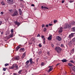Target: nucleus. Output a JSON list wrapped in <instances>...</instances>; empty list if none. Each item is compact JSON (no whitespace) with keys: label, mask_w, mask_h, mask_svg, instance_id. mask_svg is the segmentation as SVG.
Here are the masks:
<instances>
[{"label":"nucleus","mask_w":75,"mask_h":75,"mask_svg":"<svg viewBox=\"0 0 75 75\" xmlns=\"http://www.w3.org/2000/svg\"><path fill=\"white\" fill-rule=\"evenodd\" d=\"M71 28V25H69L68 24H66L64 25V29H68V28Z\"/></svg>","instance_id":"1"},{"label":"nucleus","mask_w":75,"mask_h":75,"mask_svg":"<svg viewBox=\"0 0 75 75\" xmlns=\"http://www.w3.org/2000/svg\"><path fill=\"white\" fill-rule=\"evenodd\" d=\"M75 34V33H71V34L69 35V36L68 37V38H71L72 37H74V34Z\"/></svg>","instance_id":"2"},{"label":"nucleus","mask_w":75,"mask_h":75,"mask_svg":"<svg viewBox=\"0 0 75 75\" xmlns=\"http://www.w3.org/2000/svg\"><path fill=\"white\" fill-rule=\"evenodd\" d=\"M17 15H18L17 12V11H15L14 12V13L12 15V16H13V17H15V16H17Z\"/></svg>","instance_id":"3"},{"label":"nucleus","mask_w":75,"mask_h":75,"mask_svg":"<svg viewBox=\"0 0 75 75\" xmlns=\"http://www.w3.org/2000/svg\"><path fill=\"white\" fill-rule=\"evenodd\" d=\"M7 3L11 4L13 3V0H7Z\"/></svg>","instance_id":"4"},{"label":"nucleus","mask_w":75,"mask_h":75,"mask_svg":"<svg viewBox=\"0 0 75 75\" xmlns=\"http://www.w3.org/2000/svg\"><path fill=\"white\" fill-rule=\"evenodd\" d=\"M56 39L58 40V41H61L62 40V39L60 38V37L59 36H57L56 37Z\"/></svg>","instance_id":"5"},{"label":"nucleus","mask_w":75,"mask_h":75,"mask_svg":"<svg viewBox=\"0 0 75 75\" xmlns=\"http://www.w3.org/2000/svg\"><path fill=\"white\" fill-rule=\"evenodd\" d=\"M14 23L15 24V25H17L18 26H18H19V25H20V23L18 22L17 21H15Z\"/></svg>","instance_id":"6"},{"label":"nucleus","mask_w":75,"mask_h":75,"mask_svg":"<svg viewBox=\"0 0 75 75\" xmlns=\"http://www.w3.org/2000/svg\"><path fill=\"white\" fill-rule=\"evenodd\" d=\"M14 59L15 60H16L17 61H18L20 59V57L19 56H17L15 57H14Z\"/></svg>","instance_id":"7"},{"label":"nucleus","mask_w":75,"mask_h":75,"mask_svg":"<svg viewBox=\"0 0 75 75\" xmlns=\"http://www.w3.org/2000/svg\"><path fill=\"white\" fill-rule=\"evenodd\" d=\"M13 65H14V68H16V69H18V67L17 64H13Z\"/></svg>","instance_id":"8"},{"label":"nucleus","mask_w":75,"mask_h":75,"mask_svg":"<svg viewBox=\"0 0 75 75\" xmlns=\"http://www.w3.org/2000/svg\"><path fill=\"white\" fill-rule=\"evenodd\" d=\"M62 30H63V28H62V27H61L59 28V33H61L62 32Z\"/></svg>","instance_id":"9"},{"label":"nucleus","mask_w":75,"mask_h":75,"mask_svg":"<svg viewBox=\"0 0 75 75\" xmlns=\"http://www.w3.org/2000/svg\"><path fill=\"white\" fill-rule=\"evenodd\" d=\"M18 11L20 13V14L21 16V15H22V14H23V12L22 11H21V9H18Z\"/></svg>","instance_id":"10"},{"label":"nucleus","mask_w":75,"mask_h":75,"mask_svg":"<svg viewBox=\"0 0 75 75\" xmlns=\"http://www.w3.org/2000/svg\"><path fill=\"white\" fill-rule=\"evenodd\" d=\"M52 38V35H50L49 36V37L47 38V39L48 40H51V39Z\"/></svg>","instance_id":"11"},{"label":"nucleus","mask_w":75,"mask_h":75,"mask_svg":"<svg viewBox=\"0 0 75 75\" xmlns=\"http://www.w3.org/2000/svg\"><path fill=\"white\" fill-rule=\"evenodd\" d=\"M29 61L31 64H33V60L32 59V58H30L29 59Z\"/></svg>","instance_id":"12"},{"label":"nucleus","mask_w":75,"mask_h":75,"mask_svg":"<svg viewBox=\"0 0 75 75\" xmlns=\"http://www.w3.org/2000/svg\"><path fill=\"white\" fill-rule=\"evenodd\" d=\"M41 8L42 9V10H44V8H45V9H48V8L46 7H45V6H41Z\"/></svg>","instance_id":"13"},{"label":"nucleus","mask_w":75,"mask_h":75,"mask_svg":"<svg viewBox=\"0 0 75 75\" xmlns=\"http://www.w3.org/2000/svg\"><path fill=\"white\" fill-rule=\"evenodd\" d=\"M25 56V53H24L23 54L22 56V59H23Z\"/></svg>","instance_id":"14"},{"label":"nucleus","mask_w":75,"mask_h":75,"mask_svg":"<svg viewBox=\"0 0 75 75\" xmlns=\"http://www.w3.org/2000/svg\"><path fill=\"white\" fill-rule=\"evenodd\" d=\"M13 37V33H11L9 35V38H12Z\"/></svg>","instance_id":"15"},{"label":"nucleus","mask_w":75,"mask_h":75,"mask_svg":"<svg viewBox=\"0 0 75 75\" xmlns=\"http://www.w3.org/2000/svg\"><path fill=\"white\" fill-rule=\"evenodd\" d=\"M21 47L20 46H18L16 48V51H18V50Z\"/></svg>","instance_id":"16"},{"label":"nucleus","mask_w":75,"mask_h":75,"mask_svg":"<svg viewBox=\"0 0 75 75\" xmlns=\"http://www.w3.org/2000/svg\"><path fill=\"white\" fill-rule=\"evenodd\" d=\"M62 61L63 62H66L67 61V60L66 59H63L62 60Z\"/></svg>","instance_id":"17"},{"label":"nucleus","mask_w":75,"mask_h":75,"mask_svg":"<svg viewBox=\"0 0 75 75\" xmlns=\"http://www.w3.org/2000/svg\"><path fill=\"white\" fill-rule=\"evenodd\" d=\"M52 69H53V68L52 67V68H50L49 69V70L48 71V72H50V71H52Z\"/></svg>","instance_id":"18"},{"label":"nucleus","mask_w":75,"mask_h":75,"mask_svg":"<svg viewBox=\"0 0 75 75\" xmlns=\"http://www.w3.org/2000/svg\"><path fill=\"white\" fill-rule=\"evenodd\" d=\"M29 62H30V61H29V60H28L26 62V65H27H27H28V64L29 63Z\"/></svg>","instance_id":"19"},{"label":"nucleus","mask_w":75,"mask_h":75,"mask_svg":"<svg viewBox=\"0 0 75 75\" xmlns=\"http://www.w3.org/2000/svg\"><path fill=\"white\" fill-rule=\"evenodd\" d=\"M74 67H71V68L73 70V71H75V67L74 66H73Z\"/></svg>","instance_id":"20"},{"label":"nucleus","mask_w":75,"mask_h":75,"mask_svg":"<svg viewBox=\"0 0 75 75\" xmlns=\"http://www.w3.org/2000/svg\"><path fill=\"white\" fill-rule=\"evenodd\" d=\"M25 49L24 48H21V49H20V51H22L23 52H24V51H25Z\"/></svg>","instance_id":"21"},{"label":"nucleus","mask_w":75,"mask_h":75,"mask_svg":"<svg viewBox=\"0 0 75 75\" xmlns=\"http://www.w3.org/2000/svg\"><path fill=\"white\" fill-rule=\"evenodd\" d=\"M43 43L44 44H45V38H44L43 39Z\"/></svg>","instance_id":"22"},{"label":"nucleus","mask_w":75,"mask_h":75,"mask_svg":"<svg viewBox=\"0 0 75 75\" xmlns=\"http://www.w3.org/2000/svg\"><path fill=\"white\" fill-rule=\"evenodd\" d=\"M68 65H69V66H70V67H73V66H74V65L72 64L71 63H68Z\"/></svg>","instance_id":"23"},{"label":"nucleus","mask_w":75,"mask_h":75,"mask_svg":"<svg viewBox=\"0 0 75 75\" xmlns=\"http://www.w3.org/2000/svg\"><path fill=\"white\" fill-rule=\"evenodd\" d=\"M14 65L13 64V66L11 67L10 69H14Z\"/></svg>","instance_id":"24"},{"label":"nucleus","mask_w":75,"mask_h":75,"mask_svg":"<svg viewBox=\"0 0 75 75\" xmlns=\"http://www.w3.org/2000/svg\"><path fill=\"white\" fill-rule=\"evenodd\" d=\"M71 52L72 54H73L74 52V49H73L71 51Z\"/></svg>","instance_id":"25"},{"label":"nucleus","mask_w":75,"mask_h":75,"mask_svg":"<svg viewBox=\"0 0 75 75\" xmlns=\"http://www.w3.org/2000/svg\"><path fill=\"white\" fill-rule=\"evenodd\" d=\"M72 31H75V28H73L71 29Z\"/></svg>","instance_id":"26"},{"label":"nucleus","mask_w":75,"mask_h":75,"mask_svg":"<svg viewBox=\"0 0 75 75\" xmlns=\"http://www.w3.org/2000/svg\"><path fill=\"white\" fill-rule=\"evenodd\" d=\"M71 25H74V24H75V22H72L71 23Z\"/></svg>","instance_id":"27"},{"label":"nucleus","mask_w":75,"mask_h":75,"mask_svg":"<svg viewBox=\"0 0 75 75\" xmlns=\"http://www.w3.org/2000/svg\"><path fill=\"white\" fill-rule=\"evenodd\" d=\"M42 53V51H40L39 52H38V54H41Z\"/></svg>","instance_id":"28"},{"label":"nucleus","mask_w":75,"mask_h":75,"mask_svg":"<svg viewBox=\"0 0 75 75\" xmlns=\"http://www.w3.org/2000/svg\"><path fill=\"white\" fill-rule=\"evenodd\" d=\"M61 47H64V44H61Z\"/></svg>","instance_id":"29"},{"label":"nucleus","mask_w":75,"mask_h":75,"mask_svg":"<svg viewBox=\"0 0 75 75\" xmlns=\"http://www.w3.org/2000/svg\"><path fill=\"white\" fill-rule=\"evenodd\" d=\"M57 50H59L61 51V48H60L59 47H58Z\"/></svg>","instance_id":"30"},{"label":"nucleus","mask_w":75,"mask_h":75,"mask_svg":"<svg viewBox=\"0 0 75 75\" xmlns=\"http://www.w3.org/2000/svg\"><path fill=\"white\" fill-rule=\"evenodd\" d=\"M9 34V32H6V35H8Z\"/></svg>","instance_id":"31"},{"label":"nucleus","mask_w":75,"mask_h":75,"mask_svg":"<svg viewBox=\"0 0 75 75\" xmlns=\"http://www.w3.org/2000/svg\"><path fill=\"white\" fill-rule=\"evenodd\" d=\"M11 32L12 33H14V30H13V29H12L11 30Z\"/></svg>","instance_id":"32"},{"label":"nucleus","mask_w":75,"mask_h":75,"mask_svg":"<svg viewBox=\"0 0 75 75\" xmlns=\"http://www.w3.org/2000/svg\"><path fill=\"white\" fill-rule=\"evenodd\" d=\"M46 30H47V28H45L43 29L44 31L45 32V31H46Z\"/></svg>","instance_id":"33"},{"label":"nucleus","mask_w":75,"mask_h":75,"mask_svg":"<svg viewBox=\"0 0 75 75\" xmlns=\"http://www.w3.org/2000/svg\"><path fill=\"white\" fill-rule=\"evenodd\" d=\"M42 28H43V27H45V25L44 24H43L42 25Z\"/></svg>","instance_id":"34"},{"label":"nucleus","mask_w":75,"mask_h":75,"mask_svg":"<svg viewBox=\"0 0 75 75\" xmlns=\"http://www.w3.org/2000/svg\"><path fill=\"white\" fill-rule=\"evenodd\" d=\"M3 70L4 71H6V69L5 68H3Z\"/></svg>","instance_id":"35"},{"label":"nucleus","mask_w":75,"mask_h":75,"mask_svg":"<svg viewBox=\"0 0 75 75\" xmlns=\"http://www.w3.org/2000/svg\"><path fill=\"white\" fill-rule=\"evenodd\" d=\"M70 62H71V63H72V64H74V61L73 60L70 61Z\"/></svg>","instance_id":"36"},{"label":"nucleus","mask_w":75,"mask_h":75,"mask_svg":"<svg viewBox=\"0 0 75 75\" xmlns=\"http://www.w3.org/2000/svg\"><path fill=\"white\" fill-rule=\"evenodd\" d=\"M9 64H5V67H7V66Z\"/></svg>","instance_id":"37"},{"label":"nucleus","mask_w":75,"mask_h":75,"mask_svg":"<svg viewBox=\"0 0 75 75\" xmlns=\"http://www.w3.org/2000/svg\"><path fill=\"white\" fill-rule=\"evenodd\" d=\"M70 44H73V41H71L69 42Z\"/></svg>","instance_id":"38"},{"label":"nucleus","mask_w":75,"mask_h":75,"mask_svg":"<svg viewBox=\"0 0 75 75\" xmlns=\"http://www.w3.org/2000/svg\"><path fill=\"white\" fill-rule=\"evenodd\" d=\"M21 72H22V70H20L18 72V73L19 74H21Z\"/></svg>","instance_id":"39"},{"label":"nucleus","mask_w":75,"mask_h":75,"mask_svg":"<svg viewBox=\"0 0 75 75\" xmlns=\"http://www.w3.org/2000/svg\"><path fill=\"white\" fill-rule=\"evenodd\" d=\"M21 7H22L23 8L24 7V5L22 4H21Z\"/></svg>","instance_id":"40"},{"label":"nucleus","mask_w":75,"mask_h":75,"mask_svg":"<svg viewBox=\"0 0 75 75\" xmlns=\"http://www.w3.org/2000/svg\"><path fill=\"white\" fill-rule=\"evenodd\" d=\"M73 42H75V37L73 39Z\"/></svg>","instance_id":"41"},{"label":"nucleus","mask_w":75,"mask_h":75,"mask_svg":"<svg viewBox=\"0 0 75 75\" xmlns=\"http://www.w3.org/2000/svg\"><path fill=\"white\" fill-rule=\"evenodd\" d=\"M57 21L55 20L54 21V23H56Z\"/></svg>","instance_id":"42"},{"label":"nucleus","mask_w":75,"mask_h":75,"mask_svg":"<svg viewBox=\"0 0 75 75\" xmlns=\"http://www.w3.org/2000/svg\"><path fill=\"white\" fill-rule=\"evenodd\" d=\"M31 40L33 41H35V39L33 38H32Z\"/></svg>","instance_id":"43"},{"label":"nucleus","mask_w":75,"mask_h":75,"mask_svg":"<svg viewBox=\"0 0 75 75\" xmlns=\"http://www.w3.org/2000/svg\"><path fill=\"white\" fill-rule=\"evenodd\" d=\"M44 62H42L41 63V65H42V66H44Z\"/></svg>","instance_id":"44"},{"label":"nucleus","mask_w":75,"mask_h":75,"mask_svg":"<svg viewBox=\"0 0 75 75\" xmlns=\"http://www.w3.org/2000/svg\"><path fill=\"white\" fill-rule=\"evenodd\" d=\"M39 46L40 47H42V45H41V44H39Z\"/></svg>","instance_id":"45"},{"label":"nucleus","mask_w":75,"mask_h":75,"mask_svg":"<svg viewBox=\"0 0 75 75\" xmlns=\"http://www.w3.org/2000/svg\"><path fill=\"white\" fill-rule=\"evenodd\" d=\"M61 51H59V50H57V52H58V53H60V52Z\"/></svg>","instance_id":"46"},{"label":"nucleus","mask_w":75,"mask_h":75,"mask_svg":"<svg viewBox=\"0 0 75 75\" xmlns=\"http://www.w3.org/2000/svg\"><path fill=\"white\" fill-rule=\"evenodd\" d=\"M1 4H2V5H4V3L3 2H1Z\"/></svg>","instance_id":"47"},{"label":"nucleus","mask_w":75,"mask_h":75,"mask_svg":"<svg viewBox=\"0 0 75 75\" xmlns=\"http://www.w3.org/2000/svg\"><path fill=\"white\" fill-rule=\"evenodd\" d=\"M58 47H56L55 48V50H58Z\"/></svg>","instance_id":"48"},{"label":"nucleus","mask_w":75,"mask_h":75,"mask_svg":"<svg viewBox=\"0 0 75 75\" xmlns=\"http://www.w3.org/2000/svg\"><path fill=\"white\" fill-rule=\"evenodd\" d=\"M42 38L43 39L44 38V35H42Z\"/></svg>","instance_id":"49"},{"label":"nucleus","mask_w":75,"mask_h":75,"mask_svg":"<svg viewBox=\"0 0 75 75\" xmlns=\"http://www.w3.org/2000/svg\"><path fill=\"white\" fill-rule=\"evenodd\" d=\"M47 54H48V55H50V52H47Z\"/></svg>","instance_id":"50"},{"label":"nucleus","mask_w":75,"mask_h":75,"mask_svg":"<svg viewBox=\"0 0 75 75\" xmlns=\"http://www.w3.org/2000/svg\"><path fill=\"white\" fill-rule=\"evenodd\" d=\"M31 6H33V7H34L35 6V5L34 4H32L31 5Z\"/></svg>","instance_id":"51"},{"label":"nucleus","mask_w":75,"mask_h":75,"mask_svg":"<svg viewBox=\"0 0 75 75\" xmlns=\"http://www.w3.org/2000/svg\"><path fill=\"white\" fill-rule=\"evenodd\" d=\"M52 25V24L50 23V24H49V25L50 26H51V25Z\"/></svg>","instance_id":"52"},{"label":"nucleus","mask_w":75,"mask_h":75,"mask_svg":"<svg viewBox=\"0 0 75 75\" xmlns=\"http://www.w3.org/2000/svg\"><path fill=\"white\" fill-rule=\"evenodd\" d=\"M40 36V34H39L38 35L37 37H38Z\"/></svg>","instance_id":"53"},{"label":"nucleus","mask_w":75,"mask_h":75,"mask_svg":"<svg viewBox=\"0 0 75 75\" xmlns=\"http://www.w3.org/2000/svg\"><path fill=\"white\" fill-rule=\"evenodd\" d=\"M9 11H10V12H12V11H13V10L12 9L10 10Z\"/></svg>","instance_id":"54"},{"label":"nucleus","mask_w":75,"mask_h":75,"mask_svg":"<svg viewBox=\"0 0 75 75\" xmlns=\"http://www.w3.org/2000/svg\"><path fill=\"white\" fill-rule=\"evenodd\" d=\"M64 0H62V3H64Z\"/></svg>","instance_id":"55"},{"label":"nucleus","mask_w":75,"mask_h":75,"mask_svg":"<svg viewBox=\"0 0 75 75\" xmlns=\"http://www.w3.org/2000/svg\"><path fill=\"white\" fill-rule=\"evenodd\" d=\"M1 23H2V21H0V25L1 24Z\"/></svg>","instance_id":"56"},{"label":"nucleus","mask_w":75,"mask_h":75,"mask_svg":"<svg viewBox=\"0 0 75 75\" xmlns=\"http://www.w3.org/2000/svg\"><path fill=\"white\" fill-rule=\"evenodd\" d=\"M59 64H60L58 63L57 64H56V66H58V65H59Z\"/></svg>","instance_id":"57"},{"label":"nucleus","mask_w":75,"mask_h":75,"mask_svg":"<svg viewBox=\"0 0 75 75\" xmlns=\"http://www.w3.org/2000/svg\"><path fill=\"white\" fill-rule=\"evenodd\" d=\"M69 1L70 3H72V2H73V1L71 0L70 1Z\"/></svg>","instance_id":"58"},{"label":"nucleus","mask_w":75,"mask_h":75,"mask_svg":"<svg viewBox=\"0 0 75 75\" xmlns=\"http://www.w3.org/2000/svg\"><path fill=\"white\" fill-rule=\"evenodd\" d=\"M29 44H31H31H33V43H32V42H29Z\"/></svg>","instance_id":"59"},{"label":"nucleus","mask_w":75,"mask_h":75,"mask_svg":"<svg viewBox=\"0 0 75 75\" xmlns=\"http://www.w3.org/2000/svg\"><path fill=\"white\" fill-rule=\"evenodd\" d=\"M46 27H48V25H46Z\"/></svg>","instance_id":"60"},{"label":"nucleus","mask_w":75,"mask_h":75,"mask_svg":"<svg viewBox=\"0 0 75 75\" xmlns=\"http://www.w3.org/2000/svg\"><path fill=\"white\" fill-rule=\"evenodd\" d=\"M53 67V66H49V68H51V67Z\"/></svg>","instance_id":"61"},{"label":"nucleus","mask_w":75,"mask_h":75,"mask_svg":"<svg viewBox=\"0 0 75 75\" xmlns=\"http://www.w3.org/2000/svg\"><path fill=\"white\" fill-rule=\"evenodd\" d=\"M3 14V12H1V14Z\"/></svg>","instance_id":"62"},{"label":"nucleus","mask_w":75,"mask_h":75,"mask_svg":"<svg viewBox=\"0 0 75 75\" xmlns=\"http://www.w3.org/2000/svg\"><path fill=\"white\" fill-rule=\"evenodd\" d=\"M51 45H52V47H54V44H52Z\"/></svg>","instance_id":"63"},{"label":"nucleus","mask_w":75,"mask_h":75,"mask_svg":"<svg viewBox=\"0 0 75 75\" xmlns=\"http://www.w3.org/2000/svg\"><path fill=\"white\" fill-rule=\"evenodd\" d=\"M14 75H16V73H13Z\"/></svg>","instance_id":"64"}]
</instances>
